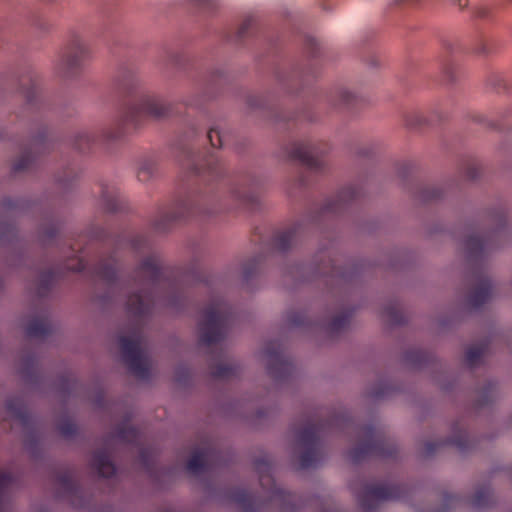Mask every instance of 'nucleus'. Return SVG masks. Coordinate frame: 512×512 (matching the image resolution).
Instances as JSON below:
<instances>
[{"label": "nucleus", "mask_w": 512, "mask_h": 512, "mask_svg": "<svg viewBox=\"0 0 512 512\" xmlns=\"http://www.w3.org/2000/svg\"><path fill=\"white\" fill-rule=\"evenodd\" d=\"M12 476L6 472H0V512L5 506V497L9 487L12 484Z\"/></svg>", "instance_id": "nucleus-41"}, {"label": "nucleus", "mask_w": 512, "mask_h": 512, "mask_svg": "<svg viewBox=\"0 0 512 512\" xmlns=\"http://www.w3.org/2000/svg\"><path fill=\"white\" fill-rule=\"evenodd\" d=\"M260 265V258H253L247 261L243 266V276L246 280H249L258 270Z\"/></svg>", "instance_id": "nucleus-46"}, {"label": "nucleus", "mask_w": 512, "mask_h": 512, "mask_svg": "<svg viewBox=\"0 0 512 512\" xmlns=\"http://www.w3.org/2000/svg\"><path fill=\"white\" fill-rule=\"evenodd\" d=\"M183 61V55L176 51H166L164 62L165 65H171L176 68H180Z\"/></svg>", "instance_id": "nucleus-47"}, {"label": "nucleus", "mask_w": 512, "mask_h": 512, "mask_svg": "<svg viewBox=\"0 0 512 512\" xmlns=\"http://www.w3.org/2000/svg\"><path fill=\"white\" fill-rule=\"evenodd\" d=\"M472 51L479 56H489L496 51V44L490 38L480 37L475 41Z\"/></svg>", "instance_id": "nucleus-32"}, {"label": "nucleus", "mask_w": 512, "mask_h": 512, "mask_svg": "<svg viewBox=\"0 0 512 512\" xmlns=\"http://www.w3.org/2000/svg\"><path fill=\"white\" fill-rule=\"evenodd\" d=\"M409 489L405 485L365 484L361 491L357 492V499L361 508L366 512H372L381 501L404 500Z\"/></svg>", "instance_id": "nucleus-10"}, {"label": "nucleus", "mask_w": 512, "mask_h": 512, "mask_svg": "<svg viewBox=\"0 0 512 512\" xmlns=\"http://www.w3.org/2000/svg\"><path fill=\"white\" fill-rule=\"evenodd\" d=\"M77 177V173L74 169L68 167L63 172V176H59L57 181L63 185H68L73 179Z\"/></svg>", "instance_id": "nucleus-54"}, {"label": "nucleus", "mask_w": 512, "mask_h": 512, "mask_svg": "<svg viewBox=\"0 0 512 512\" xmlns=\"http://www.w3.org/2000/svg\"><path fill=\"white\" fill-rule=\"evenodd\" d=\"M488 345L486 342L473 345L469 347L465 353V362L468 366L473 367L477 365L482 356L484 355Z\"/></svg>", "instance_id": "nucleus-34"}, {"label": "nucleus", "mask_w": 512, "mask_h": 512, "mask_svg": "<svg viewBox=\"0 0 512 512\" xmlns=\"http://www.w3.org/2000/svg\"><path fill=\"white\" fill-rule=\"evenodd\" d=\"M233 320L232 307L224 299L214 297L203 310V317L198 324L200 344L210 346L220 343Z\"/></svg>", "instance_id": "nucleus-5"}, {"label": "nucleus", "mask_w": 512, "mask_h": 512, "mask_svg": "<svg viewBox=\"0 0 512 512\" xmlns=\"http://www.w3.org/2000/svg\"><path fill=\"white\" fill-rule=\"evenodd\" d=\"M140 458H141V461L147 465V453H146V450L145 449H142L141 452H140Z\"/></svg>", "instance_id": "nucleus-62"}, {"label": "nucleus", "mask_w": 512, "mask_h": 512, "mask_svg": "<svg viewBox=\"0 0 512 512\" xmlns=\"http://www.w3.org/2000/svg\"><path fill=\"white\" fill-rule=\"evenodd\" d=\"M51 332V325L44 318H35L31 320L27 327L26 333L29 337H43Z\"/></svg>", "instance_id": "nucleus-30"}, {"label": "nucleus", "mask_w": 512, "mask_h": 512, "mask_svg": "<svg viewBox=\"0 0 512 512\" xmlns=\"http://www.w3.org/2000/svg\"><path fill=\"white\" fill-rule=\"evenodd\" d=\"M131 245L135 250H140L147 247V238L143 235L134 237L131 241Z\"/></svg>", "instance_id": "nucleus-56"}, {"label": "nucleus", "mask_w": 512, "mask_h": 512, "mask_svg": "<svg viewBox=\"0 0 512 512\" xmlns=\"http://www.w3.org/2000/svg\"><path fill=\"white\" fill-rule=\"evenodd\" d=\"M330 276L331 277L339 276V271L336 269V267L334 265L330 269Z\"/></svg>", "instance_id": "nucleus-64"}, {"label": "nucleus", "mask_w": 512, "mask_h": 512, "mask_svg": "<svg viewBox=\"0 0 512 512\" xmlns=\"http://www.w3.org/2000/svg\"><path fill=\"white\" fill-rule=\"evenodd\" d=\"M426 355L423 352L417 351V352H411L408 355V360L417 364L421 365L423 360L425 359Z\"/></svg>", "instance_id": "nucleus-57"}, {"label": "nucleus", "mask_w": 512, "mask_h": 512, "mask_svg": "<svg viewBox=\"0 0 512 512\" xmlns=\"http://www.w3.org/2000/svg\"><path fill=\"white\" fill-rule=\"evenodd\" d=\"M348 427H353L360 437V443L349 451V457L354 463H359L368 457L390 458L396 455L397 447L388 439L382 430L374 424L354 426L349 421Z\"/></svg>", "instance_id": "nucleus-6"}, {"label": "nucleus", "mask_w": 512, "mask_h": 512, "mask_svg": "<svg viewBox=\"0 0 512 512\" xmlns=\"http://www.w3.org/2000/svg\"><path fill=\"white\" fill-rule=\"evenodd\" d=\"M222 210L218 189L207 187L203 191L189 193L179 197L167 209L161 210L154 220V229L166 231L177 221L190 218L207 219Z\"/></svg>", "instance_id": "nucleus-3"}, {"label": "nucleus", "mask_w": 512, "mask_h": 512, "mask_svg": "<svg viewBox=\"0 0 512 512\" xmlns=\"http://www.w3.org/2000/svg\"><path fill=\"white\" fill-rule=\"evenodd\" d=\"M97 140H99V139L98 138L96 139V137L94 135H92L91 133H89L87 131H82L76 135L73 145L77 150H79L81 152H85Z\"/></svg>", "instance_id": "nucleus-38"}, {"label": "nucleus", "mask_w": 512, "mask_h": 512, "mask_svg": "<svg viewBox=\"0 0 512 512\" xmlns=\"http://www.w3.org/2000/svg\"><path fill=\"white\" fill-rule=\"evenodd\" d=\"M58 430L61 435L65 437H71L76 434L77 427L73 422L65 421L58 426Z\"/></svg>", "instance_id": "nucleus-50"}, {"label": "nucleus", "mask_w": 512, "mask_h": 512, "mask_svg": "<svg viewBox=\"0 0 512 512\" xmlns=\"http://www.w3.org/2000/svg\"><path fill=\"white\" fill-rule=\"evenodd\" d=\"M156 170V163L153 160L146 159L139 165L137 178L141 182H148L154 177Z\"/></svg>", "instance_id": "nucleus-37"}, {"label": "nucleus", "mask_w": 512, "mask_h": 512, "mask_svg": "<svg viewBox=\"0 0 512 512\" xmlns=\"http://www.w3.org/2000/svg\"><path fill=\"white\" fill-rule=\"evenodd\" d=\"M491 10L487 6H480L475 11V16L480 19H488L490 18Z\"/></svg>", "instance_id": "nucleus-58"}, {"label": "nucleus", "mask_w": 512, "mask_h": 512, "mask_svg": "<svg viewBox=\"0 0 512 512\" xmlns=\"http://www.w3.org/2000/svg\"><path fill=\"white\" fill-rule=\"evenodd\" d=\"M489 221L493 226L490 230L482 233L471 231L464 240L465 253L471 263H482L508 234L507 215L503 208L490 212Z\"/></svg>", "instance_id": "nucleus-4"}, {"label": "nucleus", "mask_w": 512, "mask_h": 512, "mask_svg": "<svg viewBox=\"0 0 512 512\" xmlns=\"http://www.w3.org/2000/svg\"><path fill=\"white\" fill-rule=\"evenodd\" d=\"M488 85L494 88L497 92L505 91L508 88L506 78L501 73H492L488 77Z\"/></svg>", "instance_id": "nucleus-44"}, {"label": "nucleus", "mask_w": 512, "mask_h": 512, "mask_svg": "<svg viewBox=\"0 0 512 512\" xmlns=\"http://www.w3.org/2000/svg\"><path fill=\"white\" fill-rule=\"evenodd\" d=\"M89 54V48L83 39L78 36L74 37L57 64V72L65 78L75 76L88 59Z\"/></svg>", "instance_id": "nucleus-12"}, {"label": "nucleus", "mask_w": 512, "mask_h": 512, "mask_svg": "<svg viewBox=\"0 0 512 512\" xmlns=\"http://www.w3.org/2000/svg\"><path fill=\"white\" fill-rule=\"evenodd\" d=\"M473 288L467 301L470 307L479 308L491 297L492 284L490 278L482 271H474L472 274Z\"/></svg>", "instance_id": "nucleus-16"}, {"label": "nucleus", "mask_w": 512, "mask_h": 512, "mask_svg": "<svg viewBox=\"0 0 512 512\" xmlns=\"http://www.w3.org/2000/svg\"><path fill=\"white\" fill-rule=\"evenodd\" d=\"M232 500L242 509L243 512H261L263 503L254 495L244 489H237L232 492Z\"/></svg>", "instance_id": "nucleus-25"}, {"label": "nucleus", "mask_w": 512, "mask_h": 512, "mask_svg": "<svg viewBox=\"0 0 512 512\" xmlns=\"http://www.w3.org/2000/svg\"><path fill=\"white\" fill-rule=\"evenodd\" d=\"M421 123H422V118H420V117H417V120L415 122H412L410 120H408V122H407V124L409 126H417V125H421Z\"/></svg>", "instance_id": "nucleus-63"}, {"label": "nucleus", "mask_w": 512, "mask_h": 512, "mask_svg": "<svg viewBox=\"0 0 512 512\" xmlns=\"http://www.w3.org/2000/svg\"><path fill=\"white\" fill-rule=\"evenodd\" d=\"M56 276L57 273L54 269H47L39 274L36 286L37 296L42 298L48 295L55 282Z\"/></svg>", "instance_id": "nucleus-29"}, {"label": "nucleus", "mask_w": 512, "mask_h": 512, "mask_svg": "<svg viewBox=\"0 0 512 512\" xmlns=\"http://www.w3.org/2000/svg\"><path fill=\"white\" fill-rule=\"evenodd\" d=\"M325 427V423L307 420L304 426L296 431L299 444L305 448L299 456L302 469L314 467L320 461L319 436Z\"/></svg>", "instance_id": "nucleus-9"}, {"label": "nucleus", "mask_w": 512, "mask_h": 512, "mask_svg": "<svg viewBox=\"0 0 512 512\" xmlns=\"http://www.w3.org/2000/svg\"><path fill=\"white\" fill-rule=\"evenodd\" d=\"M444 189L441 185H425L420 190L419 198L425 202L441 199Z\"/></svg>", "instance_id": "nucleus-36"}, {"label": "nucleus", "mask_w": 512, "mask_h": 512, "mask_svg": "<svg viewBox=\"0 0 512 512\" xmlns=\"http://www.w3.org/2000/svg\"><path fill=\"white\" fill-rule=\"evenodd\" d=\"M38 131L33 135L29 144L23 149L21 156L13 165L15 173L31 169L35 162V154L45 152L49 148L47 128L37 124Z\"/></svg>", "instance_id": "nucleus-14"}, {"label": "nucleus", "mask_w": 512, "mask_h": 512, "mask_svg": "<svg viewBox=\"0 0 512 512\" xmlns=\"http://www.w3.org/2000/svg\"><path fill=\"white\" fill-rule=\"evenodd\" d=\"M6 410L10 416L18 420L23 426L28 427L33 424V417L27 410L23 400L19 397H12L6 401Z\"/></svg>", "instance_id": "nucleus-24"}, {"label": "nucleus", "mask_w": 512, "mask_h": 512, "mask_svg": "<svg viewBox=\"0 0 512 512\" xmlns=\"http://www.w3.org/2000/svg\"><path fill=\"white\" fill-rule=\"evenodd\" d=\"M19 92L25 99L23 114H36L35 121L45 108V102L40 94L39 80L35 73L28 72L19 80Z\"/></svg>", "instance_id": "nucleus-13"}, {"label": "nucleus", "mask_w": 512, "mask_h": 512, "mask_svg": "<svg viewBox=\"0 0 512 512\" xmlns=\"http://www.w3.org/2000/svg\"><path fill=\"white\" fill-rule=\"evenodd\" d=\"M287 322L294 327L306 326L308 324L307 316L303 312H290L287 315Z\"/></svg>", "instance_id": "nucleus-45"}, {"label": "nucleus", "mask_w": 512, "mask_h": 512, "mask_svg": "<svg viewBox=\"0 0 512 512\" xmlns=\"http://www.w3.org/2000/svg\"><path fill=\"white\" fill-rule=\"evenodd\" d=\"M136 71L123 69L115 79V90L122 98L115 124L103 131L101 140L116 141L125 134L127 126L140 127L147 118L162 119L172 112L170 104L161 97L142 91Z\"/></svg>", "instance_id": "nucleus-2"}, {"label": "nucleus", "mask_w": 512, "mask_h": 512, "mask_svg": "<svg viewBox=\"0 0 512 512\" xmlns=\"http://www.w3.org/2000/svg\"><path fill=\"white\" fill-rule=\"evenodd\" d=\"M462 499L456 495L446 494L444 496V506L446 508H456L461 503Z\"/></svg>", "instance_id": "nucleus-55"}, {"label": "nucleus", "mask_w": 512, "mask_h": 512, "mask_svg": "<svg viewBox=\"0 0 512 512\" xmlns=\"http://www.w3.org/2000/svg\"><path fill=\"white\" fill-rule=\"evenodd\" d=\"M360 196V190L355 185H350L343 188L335 198L328 200L324 207L323 212L325 213H342L349 203L358 199Z\"/></svg>", "instance_id": "nucleus-17"}, {"label": "nucleus", "mask_w": 512, "mask_h": 512, "mask_svg": "<svg viewBox=\"0 0 512 512\" xmlns=\"http://www.w3.org/2000/svg\"><path fill=\"white\" fill-rule=\"evenodd\" d=\"M304 45H305V50L309 56H311V57L317 56L318 42L315 38L306 37Z\"/></svg>", "instance_id": "nucleus-53"}, {"label": "nucleus", "mask_w": 512, "mask_h": 512, "mask_svg": "<svg viewBox=\"0 0 512 512\" xmlns=\"http://www.w3.org/2000/svg\"><path fill=\"white\" fill-rule=\"evenodd\" d=\"M116 436L121 441L127 443H137L140 438L138 429L127 423L122 424L117 428Z\"/></svg>", "instance_id": "nucleus-33"}, {"label": "nucleus", "mask_w": 512, "mask_h": 512, "mask_svg": "<svg viewBox=\"0 0 512 512\" xmlns=\"http://www.w3.org/2000/svg\"><path fill=\"white\" fill-rule=\"evenodd\" d=\"M301 230L300 224H294L291 227L278 231L272 239V246L278 252L288 251L297 241Z\"/></svg>", "instance_id": "nucleus-21"}, {"label": "nucleus", "mask_w": 512, "mask_h": 512, "mask_svg": "<svg viewBox=\"0 0 512 512\" xmlns=\"http://www.w3.org/2000/svg\"><path fill=\"white\" fill-rule=\"evenodd\" d=\"M336 97L337 101L334 102V105L345 108H352L360 101V98L356 94L347 89L338 90Z\"/></svg>", "instance_id": "nucleus-35"}, {"label": "nucleus", "mask_w": 512, "mask_h": 512, "mask_svg": "<svg viewBox=\"0 0 512 512\" xmlns=\"http://www.w3.org/2000/svg\"><path fill=\"white\" fill-rule=\"evenodd\" d=\"M46 234H47V236H48L49 238H53V237H55V236H56V234H57V229H56V227H52L51 229H49V230L47 231V233H46Z\"/></svg>", "instance_id": "nucleus-61"}, {"label": "nucleus", "mask_w": 512, "mask_h": 512, "mask_svg": "<svg viewBox=\"0 0 512 512\" xmlns=\"http://www.w3.org/2000/svg\"><path fill=\"white\" fill-rule=\"evenodd\" d=\"M194 5L197 7L203 9V10H209L212 9L214 6L213 0H191Z\"/></svg>", "instance_id": "nucleus-59"}, {"label": "nucleus", "mask_w": 512, "mask_h": 512, "mask_svg": "<svg viewBox=\"0 0 512 512\" xmlns=\"http://www.w3.org/2000/svg\"><path fill=\"white\" fill-rule=\"evenodd\" d=\"M265 470L266 473H261L260 475L261 484L264 485L265 481L274 483L270 475V467L266 466ZM269 500L271 503H277L282 508H286L287 506L292 505L294 503V495L286 492L285 490L273 484L272 489L270 491Z\"/></svg>", "instance_id": "nucleus-23"}, {"label": "nucleus", "mask_w": 512, "mask_h": 512, "mask_svg": "<svg viewBox=\"0 0 512 512\" xmlns=\"http://www.w3.org/2000/svg\"><path fill=\"white\" fill-rule=\"evenodd\" d=\"M217 456V451L210 446L196 450L188 460L186 469L192 474H199L210 470L212 467L211 462L216 459Z\"/></svg>", "instance_id": "nucleus-18"}, {"label": "nucleus", "mask_w": 512, "mask_h": 512, "mask_svg": "<svg viewBox=\"0 0 512 512\" xmlns=\"http://www.w3.org/2000/svg\"><path fill=\"white\" fill-rule=\"evenodd\" d=\"M443 49L445 52V56L442 59L441 66L442 72L447 82H452L454 80V64L449 59V56L456 52L459 49V45L457 42L452 40H445L443 42Z\"/></svg>", "instance_id": "nucleus-27"}, {"label": "nucleus", "mask_w": 512, "mask_h": 512, "mask_svg": "<svg viewBox=\"0 0 512 512\" xmlns=\"http://www.w3.org/2000/svg\"><path fill=\"white\" fill-rule=\"evenodd\" d=\"M350 313L343 312L335 316L328 325L329 332L335 334L346 329L350 322Z\"/></svg>", "instance_id": "nucleus-39"}, {"label": "nucleus", "mask_w": 512, "mask_h": 512, "mask_svg": "<svg viewBox=\"0 0 512 512\" xmlns=\"http://www.w3.org/2000/svg\"><path fill=\"white\" fill-rule=\"evenodd\" d=\"M238 367L232 364H219L215 366L212 375L219 379H230L237 375Z\"/></svg>", "instance_id": "nucleus-40"}, {"label": "nucleus", "mask_w": 512, "mask_h": 512, "mask_svg": "<svg viewBox=\"0 0 512 512\" xmlns=\"http://www.w3.org/2000/svg\"><path fill=\"white\" fill-rule=\"evenodd\" d=\"M384 314L392 324L400 325L405 321L403 313L394 304L385 307Z\"/></svg>", "instance_id": "nucleus-42"}, {"label": "nucleus", "mask_w": 512, "mask_h": 512, "mask_svg": "<svg viewBox=\"0 0 512 512\" xmlns=\"http://www.w3.org/2000/svg\"><path fill=\"white\" fill-rule=\"evenodd\" d=\"M254 24V19L252 17L246 18L241 26L239 27L238 31L235 34V42L241 41L244 37L247 36L249 30L252 28Z\"/></svg>", "instance_id": "nucleus-49"}, {"label": "nucleus", "mask_w": 512, "mask_h": 512, "mask_svg": "<svg viewBox=\"0 0 512 512\" xmlns=\"http://www.w3.org/2000/svg\"><path fill=\"white\" fill-rule=\"evenodd\" d=\"M94 274L107 286L109 300L130 288L135 289L128 295L125 304L128 314L137 323L151 312L156 300L160 297L158 293L163 288L169 289V293L163 296L166 305L178 308L183 304L182 293L178 291L175 283L165 279L166 269L156 254L146 257L135 269L133 277L128 280H123L119 276L118 260L115 256L101 260L94 267Z\"/></svg>", "instance_id": "nucleus-1"}, {"label": "nucleus", "mask_w": 512, "mask_h": 512, "mask_svg": "<svg viewBox=\"0 0 512 512\" xmlns=\"http://www.w3.org/2000/svg\"><path fill=\"white\" fill-rule=\"evenodd\" d=\"M124 199L120 190L114 184L101 185V206L109 213L122 211L124 209Z\"/></svg>", "instance_id": "nucleus-20"}, {"label": "nucleus", "mask_w": 512, "mask_h": 512, "mask_svg": "<svg viewBox=\"0 0 512 512\" xmlns=\"http://www.w3.org/2000/svg\"><path fill=\"white\" fill-rule=\"evenodd\" d=\"M207 138L212 147H221L223 145L224 136L215 127H212L207 132Z\"/></svg>", "instance_id": "nucleus-48"}, {"label": "nucleus", "mask_w": 512, "mask_h": 512, "mask_svg": "<svg viewBox=\"0 0 512 512\" xmlns=\"http://www.w3.org/2000/svg\"><path fill=\"white\" fill-rule=\"evenodd\" d=\"M231 196L241 205L250 210L256 209L259 204V195L252 187L244 188L242 190L234 189L231 192Z\"/></svg>", "instance_id": "nucleus-28"}, {"label": "nucleus", "mask_w": 512, "mask_h": 512, "mask_svg": "<svg viewBox=\"0 0 512 512\" xmlns=\"http://www.w3.org/2000/svg\"><path fill=\"white\" fill-rule=\"evenodd\" d=\"M264 354L267 358V370L271 377L276 380H285L291 376L293 365L284 355L281 343L269 342L264 349Z\"/></svg>", "instance_id": "nucleus-15"}, {"label": "nucleus", "mask_w": 512, "mask_h": 512, "mask_svg": "<svg viewBox=\"0 0 512 512\" xmlns=\"http://www.w3.org/2000/svg\"><path fill=\"white\" fill-rule=\"evenodd\" d=\"M56 481L59 487V492L63 497L72 500V498L77 497L81 493L80 486L70 471L58 474Z\"/></svg>", "instance_id": "nucleus-26"}, {"label": "nucleus", "mask_w": 512, "mask_h": 512, "mask_svg": "<svg viewBox=\"0 0 512 512\" xmlns=\"http://www.w3.org/2000/svg\"><path fill=\"white\" fill-rule=\"evenodd\" d=\"M328 151L326 143L294 142L288 149V157L301 163L309 173L324 170L323 155Z\"/></svg>", "instance_id": "nucleus-11"}, {"label": "nucleus", "mask_w": 512, "mask_h": 512, "mask_svg": "<svg viewBox=\"0 0 512 512\" xmlns=\"http://www.w3.org/2000/svg\"><path fill=\"white\" fill-rule=\"evenodd\" d=\"M86 265L87 264H86L85 260L82 257L76 256V258L73 259V263L72 264H70V263L66 264L65 268L67 270H71V271H74V272H82V271H84L86 269Z\"/></svg>", "instance_id": "nucleus-52"}, {"label": "nucleus", "mask_w": 512, "mask_h": 512, "mask_svg": "<svg viewBox=\"0 0 512 512\" xmlns=\"http://www.w3.org/2000/svg\"><path fill=\"white\" fill-rule=\"evenodd\" d=\"M142 334L137 327L131 337L120 336L119 345L123 360L129 371L138 378L145 379L149 376V360L141 348Z\"/></svg>", "instance_id": "nucleus-8"}, {"label": "nucleus", "mask_w": 512, "mask_h": 512, "mask_svg": "<svg viewBox=\"0 0 512 512\" xmlns=\"http://www.w3.org/2000/svg\"><path fill=\"white\" fill-rule=\"evenodd\" d=\"M297 181H298V185L300 187H304V186L308 185V181L304 176H301Z\"/></svg>", "instance_id": "nucleus-60"}, {"label": "nucleus", "mask_w": 512, "mask_h": 512, "mask_svg": "<svg viewBox=\"0 0 512 512\" xmlns=\"http://www.w3.org/2000/svg\"><path fill=\"white\" fill-rule=\"evenodd\" d=\"M451 445L460 451H466L471 447V440L466 430H457L454 434L443 441L427 442L425 444V454L432 455L440 446Z\"/></svg>", "instance_id": "nucleus-19"}, {"label": "nucleus", "mask_w": 512, "mask_h": 512, "mask_svg": "<svg viewBox=\"0 0 512 512\" xmlns=\"http://www.w3.org/2000/svg\"><path fill=\"white\" fill-rule=\"evenodd\" d=\"M473 119L475 122L486 125L487 127L494 129H502V124L495 120L489 119L487 116L483 114H477L474 116Z\"/></svg>", "instance_id": "nucleus-51"}, {"label": "nucleus", "mask_w": 512, "mask_h": 512, "mask_svg": "<svg viewBox=\"0 0 512 512\" xmlns=\"http://www.w3.org/2000/svg\"><path fill=\"white\" fill-rule=\"evenodd\" d=\"M91 466L96 470L99 476L109 478L116 472V467L110 459L106 449L96 450L91 459Z\"/></svg>", "instance_id": "nucleus-22"}, {"label": "nucleus", "mask_w": 512, "mask_h": 512, "mask_svg": "<svg viewBox=\"0 0 512 512\" xmlns=\"http://www.w3.org/2000/svg\"><path fill=\"white\" fill-rule=\"evenodd\" d=\"M181 155L187 168L205 182L218 181L224 175V165L215 153L201 155L192 147H183Z\"/></svg>", "instance_id": "nucleus-7"}, {"label": "nucleus", "mask_w": 512, "mask_h": 512, "mask_svg": "<svg viewBox=\"0 0 512 512\" xmlns=\"http://www.w3.org/2000/svg\"><path fill=\"white\" fill-rule=\"evenodd\" d=\"M492 493L489 487L484 486L475 492L471 499V505L476 509H482L489 507L492 503Z\"/></svg>", "instance_id": "nucleus-31"}, {"label": "nucleus", "mask_w": 512, "mask_h": 512, "mask_svg": "<svg viewBox=\"0 0 512 512\" xmlns=\"http://www.w3.org/2000/svg\"><path fill=\"white\" fill-rule=\"evenodd\" d=\"M463 173L467 180H475L480 174V166L477 160L469 159L463 167Z\"/></svg>", "instance_id": "nucleus-43"}]
</instances>
